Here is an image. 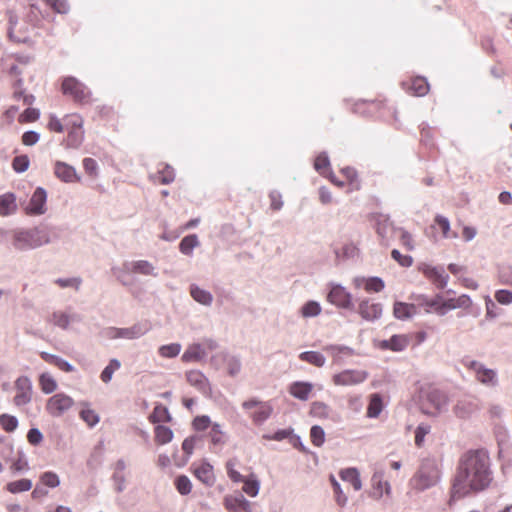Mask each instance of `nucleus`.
<instances>
[{"label": "nucleus", "mask_w": 512, "mask_h": 512, "mask_svg": "<svg viewBox=\"0 0 512 512\" xmlns=\"http://www.w3.org/2000/svg\"><path fill=\"white\" fill-rule=\"evenodd\" d=\"M40 116V112L38 109L36 108H27L25 111H23L19 117H18V122L20 124H29V123H34L35 121L38 120Z\"/></svg>", "instance_id": "59"}, {"label": "nucleus", "mask_w": 512, "mask_h": 512, "mask_svg": "<svg viewBox=\"0 0 512 512\" xmlns=\"http://www.w3.org/2000/svg\"><path fill=\"white\" fill-rule=\"evenodd\" d=\"M74 405V400L65 393H57L51 396L46 402V411L52 417H61Z\"/></svg>", "instance_id": "9"}, {"label": "nucleus", "mask_w": 512, "mask_h": 512, "mask_svg": "<svg viewBox=\"0 0 512 512\" xmlns=\"http://www.w3.org/2000/svg\"><path fill=\"white\" fill-rule=\"evenodd\" d=\"M463 365L474 373L477 381L486 387H496L498 385V374L496 370L487 368L482 362L469 358L463 359Z\"/></svg>", "instance_id": "6"}, {"label": "nucleus", "mask_w": 512, "mask_h": 512, "mask_svg": "<svg viewBox=\"0 0 512 512\" xmlns=\"http://www.w3.org/2000/svg\"><path fill=\"white\" fill-rule=\"evenodd\" d=\"M495 437L499 448V457L502 459L508 458L512 450L508 429L504 426L496 425Z\"/></svg>", "instance_id": "21"}, {"label": "nucleus", "mask_w": 512, "mask_h": 512, "mask_svg": "<svg viewBox=\"0 0 512 512\" xmlns=\"http://www.w3.org/2000/svg\"><path fill=\"white\" fill-rule=\"evenodd\" d=\"M417 313L416 304H408L404 302H395L393 314L397 319L407 320Z\"/></svg>", "instance_id": "34"}, {"label": "nucleus", "mask_w": 512, "mask_h": 512, "mask_svg": "<svg viewBox=\"0 0 512 512\" xmlns=\"http://www.w3.org/2000/svg\"><path fill=\"white\" fill-rule=\"evenodd\" d=\"M7 16L9 37L16 42H27L30 39L31 31L37 26L38 19L28 23L25 20H19L12 11H8Z\"/></svg>", "instance_id": "4"}, {"label": "nucleus", "mask_w": 512, "mask_h": 512, "mask_svg": "<svg viewBox=\"0 0 512 512\" xmlns=\"http://www.w3.org/2000/svg\"><path fill=\"white\" fill-rule=\"evenodd\" d=\"M440 480V471L438 465L433 459H425L416 474L411 479L413 487L417 490L424 491L435 486Z\"/></svg>", "instance_id": "3"}, {"label": "nucleus", "mask_w": 512, "mask_h": 512, "mask_svg": "<svg viewBox=\"0 0 512 512\" xmlns=\"http://www.w3.org/2000/svg\"><path fill=\"white\" fill-rule=\"evenodd\" d=\"M322 311L321 305L319 302L310 300L303 304L300 308V315L303 318H313L318 316Z\"/></svg>", "instance_id": "47"}, {"label": "nucleus", "mask_w": 512, "mask_h": 512, "mask_svg": "<svg viewBox=\"0 0 512 512\" xmlns=\"http://www.w3.org/2000/svg\"><path fill=\"white\" fill-rule=\"evenodd\" d=\"M421 407L423 412L427 415H438L447 410L448 397L444 392L438 389H432L426 392L422 399Z\"/></svg>", "instance_id": "7"}, {"label": "nucleus", "mask_w": 512, "mask_h": 512, "mask_svg": "<svg viewBox=\"0 0 512 512\" xmlns=\"http://www.w3.org/2000/svg\"><path fill=\"white\" fill-rule=\"evenodd\" d=\"M33 486L30 479L22 478L6 484L5 489L11 494H18L29 491Z\"/></svg>", "instance_id": "44"}, {"label": "nucleus", "mask_w": 512, "mask_h": 512, "mask_svg": "<svg viewBox=\"0 0 512 512\" xmlns=\"http://www.w3.org/2000/svg\"><path fill=\"white\" fill-rule=\"evenodd\" d=\"M40 481L43 485H45L49 488H56L60 485L59 476L52 471L44 472L40 476Z\"/></svg>", "instance_id": "61"}, {"label": "nucleus", "mask_w": 512, "mask_h": 512, "mask_svg": "<svg viewBox=\"0 0 512 512\" xmlns=\"http://www.w3.org/2000/svg\"><path fill=\"white\" fill-rule=\"evenodd\" d=\"M123 270L126 272H131L143 276H158L156 267L147 260H135L127 262L123 265Z\"/></svg>", "instance_id": "20"}, {"label": "nucleus", "mask_w": 512, "mask_h": 512, "mask_svg": "<svg viewBox=\"0 0 512 512\" xmlns=\"http://www.w3.org/2000/svg\"><path fill=\"white\" fill-rule=\"evenodd\" d=\"M55 175L64 182L79 181L76 170L73 166L66 164L65 162L57 161L55 163Z\"/></svg>", "instance_id": "31"}, {"label": "nucleus", "mask_w": 512, "mask_h": 512, "mask_svg": "<svg viewBox=\"0 0 512 512\" xmlns=\"http://www.w3.org/2000/svg\"><path fill=\"white\" fill-rule=\"evenodd\" d=\"M120 367L121 363L118 359H111L108 365L101 372L100 379L106 384L109 383L112 380L114 372L120 369Z\"/></svg>", "instance_id": "52"}, {"label": "nucleus", "mask_w": 512, "mask_h": 512, "mask_svg": "<svg viewBox=\"0 0 512 512\" xmlns=\"http://www.w3.org/2000/svg\"><path fill=\"white\" fill-rule=\"evenodd\" d=\"M310 438L311 442L317 446L320 447L323 445L325 441V432L321 426L314 425L311 427L310 430Z\"/></svg>", "instance_id": "62"}, {"label": "nucleus", "mask_w": 512, "mask_h": 512, "mask_svg": "<svg viewBox=\"0 0 512 512\" xmlns=\"http://www.w3.org/2000/svg\"><path fill=\"white\" fill-rule=\"evenodd\" d=\"M210 362L214 366H217L219 362L224 363L226 365L227 372L231 377L237 376L242 368L240 357L230 354L226 351H222L213 355L210 359Z\"/></svg>", "instance_id": "15"}, {"label": "nucleus", "mask_w": 512, "mask_h": 512, "mask_svg": "<svg viewBox=\"0 0 512 512\" xmlns=\"http://www.w3.org/2000/svg\"><path fill=\"white\" fill-rule=\"evenodd\" d=\"M47 192L42 187H37L28 204L24 206L23 210L25 214L29 216H40L46 213L47 211Z\"/></svg>", "instance_id": "13"}, {"label": "nucleus", "mask_w": 512, "mask_h": 512, "mask_svg": "<svg viewBox=\"0 0 512 512\" xmlns=\"http://www.w3.org/2000/svg\"><path fill=\"white\" fill-rule=\"evenodd\" d=\"M210 438L214 445L224 444L225 435L220 424L214 423L211 425Z\"/></svg>", "instance_id": "63"}, {"label": "nucleus", "mask_w": 512, "mask_h": 512, "mask_svg": "<svg viewBox=\"0 0 512 512\" xmlns=\"http://www.w3.org/2000/svg\"><path fill=\"white\" fill-rule=\"evenodd\" d=\"M385 110L384 100H358L352 105V111L363 117H381Z\"/></svg>", "instance_id": "10"}, {"label": "nucleus", "mask_w": 512, "mask_h": 512, "mask_svg": "<svg viewBox=\"0 0 512 512\" xmlns=\"http://www.w3.org/2000/svg\"><path fill=\"white\" fill-rule=\"evenodd\" d=\"M186 380L202 394H208L211 391L208 378L199 370L186 372Z\"/></svg>", "instance_id": "27"}, {"label": "nucleus", "mask_w": 512, "mask_h": 512, "mask_svg": "<svg viewBox=\"0 0 512 512\" xmlns=\"http://www.w3.org/2000/svg\"><path fill=\"white\" fill-rule=\"evenodd\" d=\"M150 421L153 423L169 422L171 421V415L165 406L158 404L150 415Z\"/></svg>", "instance_id": "51"}, {"label": "nucleus", "mask_w": 512, "mask_h": 512, "mask_svg": "<svg viewBox=\"0 0 512 512\" xmlns=\"http://www.w3.org/2000/svg\"><path fill=\"white\" fill-rule=\"evenodd\" d=\"M357 312L365 321H375L382 316V304L372 301L369 298L362 299L358 304Z\"/></svg>", "instance_id": "17"}, {"label": "nucleus", "mask_w": 512, "mask_h": 512, "mask_svg": "<svg viewBox=\"0 0 512 512\" xmlns=\"http://www.w3.org/2000/svg\"><path fill=\"white\" fill-rule=\"evenodd\" d=\"M192 470L194 476L206 486H212L215 483V475L213 466L206 460L200 463H193Z\"/></svg>", "instance_id": "19"}, {"label": "nucleus", "mask_w": 512, "mask_h": 512, "mask_svg": "<svg viewBox=\"0 0 512 512\" xmlns=\"http://www.w3.org/2000/svg\"><path fill=\"white\" fill-rule=\"evenodd\" d=\"M331 409L323 402H313L310 407V414L313 417L327 419L330 417Z\"/></svg>", "instance_id": "50"}, {"label": "nucleus", "mask_w": 512, "mask_h": 512, "mask_svg": "<svg viewBox=\"0 0 512 512\" xmlns=\"http://www.w3.org/2000/svg\"><path fill=\"white\" fill-rule=\"evenodd\" d=\"M313 390V385L310 382L296 381L289 387L290 394L301 401H306Z\"/></svg>", "instance_id": "32"}, {"label": "nucleus", "mask_w": 512, "mask_h": 512, "mask_svg": "<svg viewBox=\"0 0 512 512\" xmlns=\"http://www.w3.org/2000/svg\"><path fill=\"white\" fill-rule=\"evenodd\" d=\"M126 462L123 459H119L113 466L112 481L114 484V490L117 493H122L126 489Z\"/></svg>", "instance_id": "25"}, {"label": "nucleus", "mask_w": 512, "mask_h": 512, "mask_svg": "<svg viewBox=\"0 0 512 512\" xmlns=\"http://www.w3.org/2000/svg\"><path fill=\"white\" fill-rule=\"evenodd\" d=\"M197 246H199L198 237L195 234H191L181 240L179 249L184 255H192L194 248Z\"/></svg>", "instance_id": "48"}, {"label": "nucleus", "mask_w": 512, "mask_h": 512, "mask_svg": "<svg viewBox=\"0 0 512 512\" xmlns=\"http://www.w3.org/2000/svg\"><path fill=\"white\" fill-rule=\"evenodd\" d=\"M409 344V339L405 335H393L390 339L383 342V347L392 351H403Z\"/></svg>", "instance_id": "42"}, {"label": "nucleus", "mask_w": 512, "mask_h": 512, "mask_svg": "<svg viewBox=\"0 0 512 512\" xmlns=\"http://www.w3.org/2000/svg\"><path fill=\"white\" fill-rule=\"evenodd\" d=\"M16 395L14 404L18 407L24 406L32 400V382L27 376H20L15 381Z\"/></svg>", "instance_id": "16"}, {"label": "nucleus", "mask_w": 512, "mask_h": 512, "mask_svg": "<svg viewBox=\"0 0 512 512\" xmlns=\"http://www.w3.org/2000/svg\"><path fill=\"white\" fill-rule=\"evenodd\" d=\"M491 481L488 453L484 450L468 451L460 459L452 486V497L460 499L471 492L482 491L490 485Z\"/></svg>", "instance_id": "1"}, {"label": "nucleus", "mask_w": 512, "mask_h": 512, "mask_svg": "<svg viewBox=\"0 0 512 512\" xmlns=\"http://www.w3.org/2000/svg\"><path fill=\"white\" fill-rule=\"evenodd\" d=\"M408 91L414 96H424L429 91V84L425 78L416 77L411 80Z\"/></svg>", "instance_id": "41"}, {"label": "nucleus", "mask_w": 512, "mask_h": 512, "mask_svg": "<svg viewBox=\"0 0 512 512\" xmlns=\"http://www.w3.org/2000/svg\"><path fill=\"white\" fill-rule=\"evenodd\" d=\"M471 304H472V300L466 294H462L457 298H449L446 300H444L442 298L443 315H445L450 310H455V309H459V308L468 309V308H470Z\"/></svg>", "instance_id": "29"}, {"label": "nucleus", "mask_w": 512, "mask_h": 512, "mask_svg": "<svg viewBox=\"0 0 512 512\" xmlns=\"http://www.w3.org/2000/svg\"><path fill=\"white\" fill-rule=\"evenodd\" d=\"M75 320L74 315H70L64 311H54L48 318V322L63 330H67L71 322Z\"/></svg>", "instance_id": "35"}, {"label": "nucleus", "mask_w": 512, "mask_h": 512, "mask_svg": "<svg viewBox=\"0 0 512 512\" xmlns=\"http://www.w3.org/2000/svg\"><path fill=\"white\" fill-rule=\"evenodd\" d=\"M477 404L469 399L459 400L453 408L454 414L459 418H467L477 410Z\"/></svg>", "instance_id": "36"}, {"label": "nucleus", "mask_w": 512, "mask_h": 512, "mask_svg": "<svg viewBox=\"0 0 512 512\" xmlns=\"http://www.w3.org/2000/svg\"><path fill=\"white\" fill-rule=\"evenodd\" d=\"M80 418L90 427H94L100 421L99 415L93 409L88 407L83 408L80 411Z\"/></svg>", "instance_id": "58"}, {"label": "nucleus", "mask_w": 512, "mask_h": 512, "mask_svg": "<svg viewBox=\"0 0 512 512\" xmlns=\"http://www.w3.org/2000/svg\"><path fill=\"white\" fill-rule=\"evenodd\" d=\"M368 378L365 370L347 369L333 376V383L337 386H353L363 383Z\"/></svg>", "instance_id": "14"}, {"label": "nucleus", "mask_w": 512, "mask_h": 512, "mask_svg": "<svg viewBox=\"0 0 512 512\" xmlns=\"http://www.w3.org/2000/svg\"><path fill=\"white\" fill-rule=\"evenodd\" d=\"M18 205L14 193L7 192L0 195V216L8 217L17 212Z\"/></svg>", "instance_id": "30"}, {"label": "nucleus", "mask_w": 512, "mask_h": 512, "mask_svg": "<svg viewBox=\"0 0 512 512\" xmlns=\"http://www.w3.org/2000/svg\"><path fill=\"white\" fill-rule=\"evenodd\" d=\"M41 390L45 394H51L57 389V382L50 373H42L39 377Z\"/></svg>", "instance_id": "49"}, {"label": "nucleus", "mask_w": 512, "mask_h": 512, "mask_svg": "<svg viewBox=\"0 0 512 512\" xmlns=\"http://www.w3.org/2000/svg\"><path fill=\"white\" fill-rule=\"evenodd\" d=\"M190 295L194 301L203 305V306H211L213 302V295L208 291L196 284L190 285Z\"/></svg>", "instance_id": "33"}, {"label": "nucleus", "mask_w": 512, "mask_h": 512, "mask_svg": "<svg viewBox=\"0 0 512 512\" xmlns=\"http://www.w3.org/2000/svg\"><path fill=\"white\" fill-rule=\"evenodd\" d=\"M242 490L250 497H256L260 490V481L255 474L244 477Z\"/></svg>", "instance_id": "46"}, {"label": "nucleus", "mask_w": 512, "mask_h": 512, "mask_svg": "<svg viewBox=\"0 0 512 512\" xmlns=\"http://www.w3.org/2000/svg\"><path fill=\"white\" fill-rule=\"evenodd\" d=\"M383 407L381 395L378 393L371 394L369 405L367 407V417L377 418L381 414Z\"/></svg>", "instance_id": "43"}, {"label": "nucleus", "mask_w": 512, "mask_h": 512, "mask_svg": "<svg viewBox=\"0 0 512 512\" xmlns=\"http://www.w3.org/2000/svg\"><path fill=\"white\" fill-rule=\"evenodd\" d=\"M182 346L180 343H171L162 345L158 348V353L163 358H175L181 352Z\"/></svg>", "instance_id": "54"}, {"label": "nucleus", "mask_w": 512, "mask_h": 512, "mask_svg": "<svg viewBox=\"0 0 512 512\" xmlns=\"http://www.w3.org/2000/svg\"><path fill=\"white\" fill-rule=\"evenodd\" d=\"M0 425L6 432H13L18 427V419L10 414L0 415Z\"/></svg>", "instance_id": "57"}, {"label": "nucleus", "mask_w": 512, "mask_h": 512, "mask_svg": "<svg viewBox=\"0 0 512 512\" xmlns=\"http://www.w3.org/2000/svg\"><path fill=\"white\" fill-rule=\"evenodd\" d=\"M420 270L438 289H444L449 281V275L443 267L424 264Z\"/></svg>", "instance_id": "18"}, {"label": "nucleus", "mask_w": 512, "mask_h": 512, "mask_svg": "<svg viewBox=\"0 0 512 512\" xmlns=\"http://www.w3.org/2000/svg\"><path fill=\"white\" fill-rule=\"evenodd\" d=\"M315 170L324 177H327L331 180L332 183L343 186V182H339L336 180L334 173L330 167V160L326 152L320 153L314 161Z\"/></svg>", "instance_id": "23"}, {"label": "nucleus", "mask_w": 512, "mask_h": 512, "mask_svg": "<svg viewBox=\"0 0 512 512\" xmlns=\"http://www.w3.org/2000/svg\"><path fill=\"white\" fill-rule=\"evenodd\" d=\"M51 226L39 224L33 227H18L10 231L0 229V235H10L11 246L17 252H27L49 245L52 242Z\"/></svg>", "instance_id": "2"}, {"label": "nucleus", "mask_w": 512, "mask_h": 512, "mask_svg": "<svg viewBox=\"0 0 512 512\" xmlns=\"http://www.w3.org/2000/svg\"><path fill=\"white\" fill-rule=\"evenodd\" d=\"M173 439V431L166 426L158 425L155 428V440L159 444H167Z\"/></svg>", "instance_id": "55"}, {"label": "nucleus", "mask_w": 512, "mask_h": 512, "mask_svg": "<svg viewBox=\"0 0 512 512\" xmlns=\"http://www.w3.org/2000/svg\"><path fill=\"white\" fill-rule=\"evenodd\" d=\"M10 469L14 473H20V472L29 470V464H28V461H27L24 453H22V452L18 453V458L13 461V463L10 466Z\"/></svg>", "instance_id": "64"}, {"label": "nucleus", "mask_w": 512, "mask_h": 512, "mask_svg": "<svg viewBox=\"0 0 512 512\" xmlns=\"http://www.w3.org/2000/svg\"><path fill=\"white\" fill-rule=\"evenodd\" d=\"M218 348V343L212 338H204L202 343H192L187 346L181 360L185 363L201 362L207 357L208 351Z\"/></svg>", "instance_id": "8"}, {"label": "nucleus", "mask_w": 512, "mask_h": 512, "mask_svg": "<svg viewBox=\"0 0 512 512\" xmlns=\"http://www.w3.org/2000/svg\"><path fill=\"white\" fill-rule=\"evenodd\" d=\"M372 485H373V492L372 496L375 498H381L384 494V489L386 493H389L390 485L388 482L383 481V474L382 473H375L372 476Z\"/></svg>", "instance_id": "40"}, {"label": "nucleus", "mask_w": 512, "mask_h": 512, "mask_svg": "<svg viewBox=\"0 0 512 512\" xmlns=\"http://www.w3.org/2000/svg\"><path fill=\"white\" fill-rule=\"evenodd\" d=\"M61 91L65 96L71 97L77 103L87 104L91 101L90 90L75 77H65L62 80Z\"/></svg>", "instance_id": "5"}, {"label": "nucleus", "mask_w": 512, "mask_h": 512, "mask_svg": "<svg viewBox=\"0 0 512 512\" xmlns=\"http://www.w3.org/2000/svg\"><path fill=\"white\" fill-rule=\"evenodd\" d=\"M242 408L245 410L256 408V410L250 414L252 421L256 425H261L268 420L273 412V407L270 403L262 402L255 398L244 401L242 403Z\"/></svg>", "instance_id": "11"}, {"label": "nucleus", "mask_w": 512, "mask_h": 512, "mask_svg": "<svg viewBox=\"0 0 512 512\" xmlns=\"http://www.w3.org/2000/svg\"><path fill=\"white\" fill-rule=\"evenodd\" d=\"M84 140L83 130H70L65 140L67 148L77 149Z\"/></svg>", "instance_id": "53"}, {"label": "nucleus", "mask_w": 512, "mask_h": 512, "mask_svg": "<svg viewBox=\"0 0 512 512\" xmlns=\"http://www.w3.org/2000/svg\"><path fill=\"white\" fill-rule=\"evenodd\" d=\"M330 482L333 487L336 503L341 507L346 506V504L348 502V497L345 495L339 482L336 480V478L333 475H330Z\"/></svg>", "instance_id": "56"}, {"label": "nucleus", "mask_w": 512, "mask_h": 512, "mask_svg": "<svg viewBox=\"0 0 512 512\" xmlns=\"http://www.w3.org/2000/svg\"><path fill=\"white\" fill-rule=\"evenodd\" d=\"M150 330V326L146 323H135L130 327L120 328L121 339L135 340L143 337Z\"/></svg>", "instance_id": "28"}, {"label": "nucleus", "mask_w": 512, "mask_h": 512, "mask_svg": "<svg viewBox=\"0 0 512 512\" xmlns=\"http://www.w3.org/2000/svg\"><path fill=\"white\" fill-rule=\"evenodd\" d=\"M224 506L230 512H252L250 502L242 494L226 496Z\"/></svg>", "instance_id": "24"}, {"label": "nucleus", "mask_w": 512, "mask_h": 512, "mask_svg": "<svg viewBox=\"0 0 512 512\" xmlns=\"http://www.w3.org/2000/svg\"><path fill=\"white\" fill-rule=\"evenodd\" d=\"M432 227L433 228L438 227L440 229L442 237L444 239L458 238V234L456 232L451 231V225H450L449 219L443 215L438 214L435 216L434 224Z\"/></svg>", "instance_id": "37"}, {"label": "nucleus", "mask_w": 512, "mask_h": 512, "mask_svg": "<svg viewBox=\"0 0 512 512\" xmlns=\"http://www.w3.org/2000/svg\"><path fill=\"white\" fill-rule=\"evenodd\" d=\"M340 477L343 481L349 482L356 491L361 490L362 482L360 474L356 468H346L341 470Z\"/></svg>", "instance_id": "39"}, {"label": "nucleus", "mask_w": 512, "mask_h": 512, "mask_svg": "<svg viewBox=\"0 0 512 512\" xmlns=\"http://www.w3.org/2000/svg\"><path fill=\"white\" fill-rule=\"evenodd\" d=\"M376 232L382 241L388 244L395 234L398 233V229L394 227L387 216L380 215L376 221Z\"/></svg>", "instance_id": "22"}, {"label": "nucleus", "mask_w": 512, "mask_h": 512, "mask_svg": "<svg viewBox=\"0 0 512 512\" xmlns=\"http://www.w3.org/2000/svg\"><path fill=\"white\" fill-rule=\"evenodd\" d=\"M414 299L417 305L424 307L427 313L435 312L436 314L443 316L441 294H437L433 298H428L425 295H418Z\"/></svg>", "instance_id": "26"}, {"label": "nucleus", "mask_w": 512, "mask_h": 512, "mask_svg": "<svg viewBox=\"0 0 512 512\" xmlns=\"http://www.w3.org/2000/svg\"><path fill=\"white\" fill-rule=\"evenodd\" d=\"M149 178L154 182L167 185L175 180V171L173 167L166 164L162 169H159L157 173L151 174Z\"/></svg>", "instance_id": "38"}, {"label": "nucleus", "mask_w": 512, "mask_h": 512, "mask_svg": "<svg viewBox=\"0 0 512 512\" xmlns=\"http://www.w3.org/2000/svg\"><path fill=\"white\" fill-rule=\"evenodd\" d=\"M327 300L342 309L354 310L355 305L352 301V294L340 284H333L328 293Z\"/></svg>", "instance_id": "12"}, {"label": "nucleus", "mask_w": 512, "mask_h": 512, "mask_svg": "<svg viewBox=\"0 0 512 512\" xmlns=\"http://www.w3.org/2000/svg\"><path fill=\"white\" fill-rule=\"evenodd\" d=\"M299 358L316 367H323L326 363L325 356L318 351H304L299 354Z\"/></svg>", "instance_id": "45"}, {"label": "nucleus", "mask_w": 512, "mask_h": 512, "mask_svg": "<svg viewBox=\"0 0 512 512\" xmlns=\"http://www.w3.org/2000/svg\"><path fill=\"white\" fill-rule=\"evenodd\" d=\"M177 491L181 495H188L192 489V483L190 479L185 475H180L175 480Z\"/></svg>", "instance_id": "60"}]
</instances>
